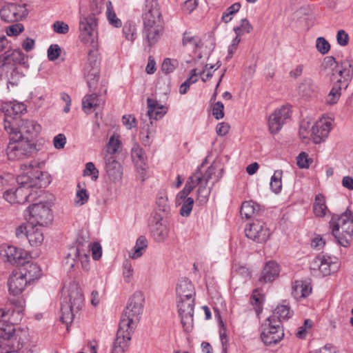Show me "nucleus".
<instances>
[{
	"instance_id": "obj_1",
	"label": "nucleus",
	"mask_w": 353,
	"mask_h": 353,
	"mask_svg": "<svg viewBox=\"0 0 353 353\" xmlns=\"http://www.w3.org/2000/svg\"><path fill=\"white\" fill-rule=\"evenodd\" d=\"M143 302L144 297L141 292H136L129 299L121 317L112 353H124L128 349L131 334L142 314Z\"/></svg>"
},
{
	"instance_id": "obj_2",
	"label": "nucleus",
	"mask_w": 353,
	"mask_h": 353,
	"mask_svg": "<svg viewBox=\"0 0 353 353\" xmlns=\"http://www.w3.org/2000/svg\"><path fill=\"white\" fill-rule=\"evenodd\" d=\"M34 164L31 163L23 164L21 166L22 173L17 178L19 187L14 190L19 204L34 201L39 195V192H41L37 187L41 188L49 183V181H43V177H47L48 174L34 168Z\"/></svg>"
},
{
	"instance_id": "obj_3",
	"label": "nucleus",
	"mask_w": 353,
	"mask_h": 353,
	"mask_svg": "<svg viewBox=\"0 0 353 353\" xmlns=\"http://www.w3.org/2000/svg\"><path fill=\"white\" fill-rule=\"evenodd\" d=\"M141 17L143 41L151 48L159 41L164 29L157 0H144Z\"/></svg>"
},
{
	"instance_id": "obj_4",
	"label": "nucleus",
	"mask_w": 353,
	"mask_h": 353,
	"mask_svg": "<svg viewBox=\"0 0 353 353\" xmlns=\"http://www.w3.org/2000/svg\"><path fill=\"white\" fill-rule=\"evenodd\" d=\"M14 130L16 128L13 124L8 122L5 123V131L9 137V143L6 149L8 159L19 160L28 157L36 149L34 140Z\"/></svg>"
},
{
	"instance_id": "obj_5",
	"label": "nucleus",
	"mask_w": 353,
	"mask_h": 353,
	"mask_svg": "<svg viewBox=\"0 0 353 353\" xmlns=\"http://www.w3.org/2000/svg\"><path fill=\"white\" fill-rule=\"evenodd\" d=\"M79 37L85 43H89L90 48L88 50V62L85 68L87 70H99L100 62L98 59V42L97 31L96 30V22L93 17L83 19L79 24Z\"/></svg>"
},
{
	"instance_id": "obj_6",
	"label": "nucleus",
	"mask_w": 353,
	"mask_h": 353,
	"mask_svg": "<svg viewBox=\"0 0 353 353\" xmlns=\"http://www.w3.org/2000/svg\"><path fill=\"white\" fill-rule=\"evenodd\" d=\"M63 291L64 294L67 292V295H65L61 303V320L68 326L72 322L74 314L81 309L83 296L80 287L75 282L70 283L68 287L64 286Z\"/></svg>"
},
{
	"instance_id": "obj_7",
	"label": "nucleus",
	"mask_w": 353,
	"mask_h": 353,
	"mask_svg": "<svg viewBox=\"0 0 353 353\" xmlns=\"http://www.w3.org/2000/svg\"><path fill=\"white\" fill-rule=\"evenodd\" d=\"M332 235L345 248L350 245L353 236V213L347 210L341 216L332 215L330 221Z\"/></svg>"
},
{
	"instance_id": "obj_8",
	"label": "nucleus",
	"mask_w": 353,
	"mask_h": 353,
	"mask_svg": "<svg viewBox=\"0 0 353 353\" xmlns=\"http://www.w3.org/2000/svg\"><path fill=\"white\" fill-rule=\"evenodd\" d=\"M27 333L26 330H17L15 325L10 322L0 324V347H9L20 348L24 342L23 336Z\"/></svg>"
},
{
	"instance_id": "obj_9",
	"label": "nucleus",
	"mask_w": 353,
	"mask_h": 353,
	"mask_svg": "<svg viewBox=\"0 0 353 353\" xmlns=\"http://www.w3.org/2000/svg\"><path fill=\"white\" fill-rule=\"evenodd\" d=\"M24 216L30 224L39 227L47 225L52 219L50 209L42 202L30 205L25 211Z\"/></svg>"
},
{
	"instance_id": "obj_10",
	"label": "nucleus",
	"mask_w": 353,
	"mask_h": 353,
	"mask_svg": "<svg viewBox=\"0 0 353 353\" xmlns=\"http://www.w3.org/2000/svg\"><path fill=\"white\" fill-rule=\"evenodd\" d=\"M284 336L281 323L275 314L269 316L263 325L261 338L266 345L276 344Z\"/></svg>"
},
{
	"instance_id": "obj_11",
	"label": "nucleus",
	"mask_w": 353,
	"mask_h": 353,
	"mask_svg": "<svg viewBox=\"0 0 353 353\" xmlns=\"http://www.w3.org/2000/svg\"><path fill=\"white\" fill-rule=\"evenodd\" d=\"M28 14L27 4L24 2H10L2 6L0 17L6 23L21 21Z\"/></svg>"
},
{
	"instance_id": "obj_12",
	"label": "nucleus",
	"mask_w": 353,
	"mask_h": 353,
	"mask_svg": "<svg viewBox=\"0 0 353 353\" xmlns=\"http://www.w3.org/2000/svg\"><path fill=\"white\" fill-rule=\"evenodd\" d=\"M339 268L338 259L334 256L327 254H319L310 264V269L314 271H319L323 276L333 274Z\"/></svg>"
},
{
	"instance_id": "obj_13",
	"label": "nucleus",
	"mask_w": 353,
	"mask_h": 353,
	"mask_svg": "<svg viewBox=\"0 0 353 353\" xmlns=\"http://www.w3.org/2000/svg\"><path fill=\"white\" fill-rule=\"evenodd\" d=\"M177 307L181 322L185 332H190L193 325L194 297L177 299Z\"/></svg>"
},
{
	"instance_id": "obj_14",
	"label": "nucleus",
	"mask_w": 353,
	"mask_h": 353,
	"mask_svg": "<svg viewBox=\"0 0 353 353\" xmlns=\"http://www.w3.org/2000/svg\"><path fill=\"white\" fill-rule=\"evenodd\" d=\"M245 236L252 241L262 243L266 242L270 235L265 223L260 220L254 221L245 228Z\"/></svg>"
},
{
	"instance_id": "obj_15",
	"label": "nucleus",
	"mask_w": 353,
	"mask_h": 353,
	"mask_svg": "<svg viewBox=\"0 0 353 353\" xmlns=\"http://www.w3.org/2000/svg\"><path fill=\"white\" fill-rule=\"evenodd\" d=\"M150 233L157 242L161 243L165 241L170 233L169 223L167 220L163 219L162 216L156 213L150 224Z\"/></svg>"
},
{
	"instance_id": "obj_16",
	"label": "nucleus",
	"mask_w": 353,
	"mask_h": 353,
	"mask_svg": "<svg viewBox=\"0 0 353 353\" xmlns=\"http://www.w3.org/2000/svg\"><path fill=\"white\" fill-rule=\"evenodd\" d=\"M23 65L28 68V57L20 49H10L0 55V68Z\"/></svg>"
},
{
	"instance_id": "obj_17",
	"label": "nucleus",
	"mask_w": 353,
	"mask_h": 353,
	"mask_svg": "<svg viewBox=\"0 0 353 353\" xmlns=\"http://www.w3.org/2000/svg\"><path fill=\"white\" fill-rule=\"evenodd\" d=\"M104 169L108 179L113 183H117L121 181L123 176L122 166L113 155L105 154Z\"/></svg>"
},
{
	"instance_id": "obj_18",
	"label": "nucleus",
	"mask_w": 353,
	"mask_h": 353,
	"mask_svg": "<svg viewBox=\"0 0 353 353\" xmlns=\"http://www.w3.org/2000/svg\"><path fill=\"white\" fill-rule=\"evenodd\" d=\"M0 255L5 261L17 265L23 263L28 257L27 252L12 245L2 248L0 251Z\"/></svg>"
},
{
	"instance_id": "obj_19",
	"label": "nucleus",
	"mask_w": 353,
	"mask_h": 353,
	"mask_svg": "<svg viewBox=\"0 0 353 353\" xmlns=\"http://www.w3.org/2000/svg\"><path fill=\"white\" fill-rule=\"evenodd\" d=\"M290 117V108L283 106L276 110L268 119L269 130L272 134H276L283 127L285 120Z\"/></svg>"
},
{
	"instance_id": "obj_20",
	"label": "nucleus",
	"mask_w": 353,
	"mask_h": 353,
	"mask_svg": "<svg viewBox=\"0 0 353 353\" xmlns=\"http://www.w3.org/2000/svg\"><path fill=\"white\" fill-rule=\"evenodd\" d=\"M26 110V106L23 103L16 101H6L1 104V110L4 114L3 128H5L6 121H19L18 117Z\"/></svg>"
},
{
	"instance_id": "obj_21",
	"label": "nucleus",
	"mask_w": 353,
	"mask_h": 353,
	"mask_svg": "<svg viewBox=\"0 0 353 353\" xmlns=\"http://www.w3.org/2000/svg\"><path fill=\"white\" fill-rule=\"evenodd\" d=\"M8 121H6L7 123ZM10 124L14 125L17 132H20L21 134L25 135V137H29L31 140L37 136L40 132L41 128V125L33 120H19L8 121Z\"/></svg>"
},
{
	"instance_id": "obj_22",
	"label": "nucleus",
	"mask_w": 353,
	"mask_h": 353,
	"mask_svg": "<svg viewBox=\"0 0 353 353\" xmlns=\"http://www.w3.org/2000/svg\"><path fill=\"white\" fill-rule=\"evenodd\" d=\"M332 122L327 120L316 121L312 127L310 136L315 143L323 141L329 135Z\"/></svg>"
},
{
	"instance_id": "obj_23",
	"label": "nucleus",
	"mask_w": 353,
	"mask_h": 353,
	"mask_svg": "<svg viewBox=\"0 0 353 353\" xmlns=\"http://www.w3.org/2000/svg\"><path fill=\"white\" fill-rule=\"evenodd\" d=\"M89 253L90 251L79 252V254L77 253L75 255L68 253L63 261V265L70 270L75 266L77 261H80L83 269L88 271L90 268Z\"/></svg>"
},
{
	"instance_id": "obj_24",
	"label": "nucleus",
	"mask_w": 353,
	"mask_h": 353,
	"mask_svg": "<svg viewBox=\"0 0 353 353\" xmlns=\"http://www.w3.org/2000/svg\"><path fill=\"white\" fill-rule=\"evenodd\" d=\"M18 272L26 279L29 284L39 279L41 276V269L40 267L37 263L30 261H25L21 264V267Z\"/></svg>"
},
{
	"instance_id": "obj_25",
	"label": "nucleus",
	"mask_w": 353,
	"mask_h": 353,
	"mask_svg": "<svg viewBox=\"0 0 353 353\" xmlns=\"http://www.w3.org/2000/svg\"><path fill=\"white\" fill-rule=\"evenodd\" d=\"M29 283L18 272H13L8 282V290L14 296L20 294Z\"/></svg>"
},
{
	"instance_id": "obj_26",
	"label": "nucleus",
	"mask_w": 353,
	"mask_h": 353,
	"mask_svg": "<svg viewBox=\"0 0 353 353\" xmlns=\"http://www.w3.org/2000/svg\"><path fill=\"white\" fill-rule=\"evenodd\" d=\"M176 293L177 299L194 297L195 292L193 284L186 278H181L176 285Z\"/></svg>"
},
{
	"instance_id": "obj_27",
	"label": "nucleus",
	"mask_w": 353,
	"mask_h": 353,
	"mask_svg": "<svg viewBox=\"0 0 353 353\" xmlns=\"http://www.w3.org/2000/svg\"><path fill=\"white\" fill-rule=\"evenodd\" d=\"M280 269L279 265L274 261H268L264 266L259 281L261 282H272L279 274Z\"/></svg>"
},
{
	"instance_id": "obj_28",
	"label": "nucleus",
	"mask_w": 353,
	"mask_h": 353,
	"mask_svg": "<svg viewBox=\"0 0 353 353\" xmlns=\"http://www.w3.org/2000/svg\"><path fill=\"white\" fill-rule=\"evenodd\" d=\"M131 156L133 161L137 165L138 172L141 175V180L143 181L145 179L144 175L145 168V157L143 150L139 145H134L132 148Z\"/></svg>"
},
{
	"instance_id": "obj_29",
	"label": "nucleus",
	"mask_w": 353,
	"mask_h": 353,
	"mask_svg": "<svg viewBox=\"0 0 353 353\" xmlns=\"http://www.w3.org/2000/svg\"><path fill=\"white\" fill-rule=\"evenodd\" d=\"M91 243L87 233L83 232L79 233L76 239V247L70 248L69 252L70 255H75L79 252L90 251Z\"/></svg>"
},
{
	"instance_id": "obj_30",
	"label": "nucleus",
	"mask_w": 353,
	"mask_h": 353,
	"mask_svg": "<svg viewBox=\"0 0 353 353\" xmlns=\"http://www.w3.org/2000/svg\"><path fill=\"white\" fill-rule=\"evenodd\" d=\"M26 239L32 246L40 245L43 241V234L40 227L29 223V230L27 231Z\"/></svg>"
},
{
	"instance_id": "obj_31",
	"label": "nucleus",
	"mask_w": 353,
	"mask_h": 353,
	"mask_svg": "<svg viewBox=\"0 0 353 353\" xmlns=\"http://www.w3.org/2000/svg\"><path fill=\"white\" fill-rule=\"evenodd\" d=\"M339 74L341 79H343L341 83L347 87L348 83L353 77V61H346L343 62L341 63V70H339Z\"/></svg>"
},
{
	"instance_id": "obj_32",
	"label": "nucleus",
	"mask_w": 353,
	"mask_h": 353,
	"mask_svg": "<svg viewBox=\"0 0 353 353\" xmlns=\"http://www.w3.org/2000/svg\"><path fill=\"white\" fill-rule=\"evenodd\" d=\"M327 210L325 204V199L322 194H318L315 196V201L313 204V211L316 216L323 217L325 216Z\"/></svg>"
},
{
	"instance_id": "obj_33",
	"label": "nucleus",
	"mask_w": 353,
	"mask_h": 353,
	"mask_svg": "<svg viewBox=\"0 0 353 353\" xmlns=\"http://www.w3.org/2000/svg\"><path fill=\"white\" fill-rule=\"evenodd\" d=\"M100 105V100L96 94H88L84 97L82 100L83 109L85 112L89 113L91 110Z\"/></svg>"
},
{
	"instance_id": "obj_34",
	"label": "nucleus",
	"mask_w": 353,
	"mask_h": 353,
	"mask_svg": "<svg viewBox=\"0 0 353 353\" xmlns=\"http://www.w3.org/2000/svg\"><path fill=\"white\" fill-rule=\"evenodd\" d=\"M341 80L337 81L336 83L334 84L331 90L328 93L326 98V103L330 105L335 104L338 102L340 97H341Z\"/></svg>"
},
{
	"instance_id": "obj_35",
	"label": "nucleus",
	"mask_w": 353,
	"mask_h": 353,
	"mask_svg": "<svg viewBox=\"0 0 353 353\" xmlns=\"http://www.w3.org/2000/svg\"><path fill=\"white\" fill-rule=\"evenodd\" d=\"M123 34L125 38L133 42L137 38V25L135 22L128 21L125 23L123 27Z\"/></svg>"
},
{
	"instance_id": "obj_36",
	"label": "nucleus",
	"mask_w": 353,
	"mask_h": 353,
	"mask_svg": "<svg viewBox=\"0 0 353 353\" xmlns=\"http://www.w3.org/2000/svg\"><path fill=\"white\" fill-rule=\"evenodd\" d=\"M273 314H275L277 316V319H279L281 322V319L290 318L292 315V312L290 310L287 301H284L282 304L276 307Z\"/></svg>"
},
{
	"instance_id": "obj_37",
	"label": "nucleus",
	"mask_w": 353,
	"mask_h": 353,
	"mask_svg": "<svg viewBox=\"0 0 353 353\" xmlns=\"http://www.w3.org/2000/svg\"><path fill=\"white\" fill-rule=\"evenodd\" d=\"M156 204L159 210L163 212L167 213L170 210L168 196L164 190L159 191L156 197Z\"/></svg>"
},
{
	"instance_id": "obj_38",
	"label": "nucleus",
	"mask_w": 353,
	"mask_h": 353,
	"mask_svg": "<svg viewBox=\"0 0 353 353\" xmlns=\"http://www.w3.org/2000/svg\"><path fill=\"white\" fill-rule=\"evenodd\" d=\"M104 5H105L104 0H91L90 10H91L92 14L90 16L87 17V18L93 17L95 19L96 27L97 26V18H96L95 15L101 12V11L104 8ZM84 19H86V17L81 18L80 19V21H81ZM80 23L81 22H79V23Z\"/></svg>"
},
{
	"instance_id": "obj_39",
	"label": "nucleus",
	"mask_w": 353,
	"mask_h": 353,
	"mask_svg": "<svg viewBox=\"0 0 353 353\" xmlns=\"http://www.w3.org/2000/svg\"><path fill=\"white\" fill-rule=\"evenodd\" d=\"M198 81V74L196 69L190 70V77L181 85L179 88V92L181 94H185L190 86Z\"/></svg>"
},
{
	"instance_id": "obj_40",
	"label": "nucleus",
	"mask_w": 353,
	"mask_h": 353,
	"mask_svg": "<svg viewBox=\"0 0 353 353\" xmlns=\"http://www.w3.org/2000/svg\"><path fill=\"white\" fill-rule=\"evenodd\" d=\"M283 172L281 170H276L271 177L270 188L274 193H279L282 188V177Z\"/></svg>"
},
{
	"instance_id": "obj_41",
	"label": "nucleus",
	"mask_w": 353,
	"mask_h": 353,
	"mask_svg": "<svg viewBox=\"0 0 353 353\" xmlns=\"http://www.w3.org/2000/svg\"><path fill=\"white\" fill-rule=\"evenodd\" d=\"M252 30V26L246 18L242 19L240 21L239 25L233 28L234 32L237 36H242L245 33H250Z\"/></svg>"
},
{
	"instance_id": "obj_42",
	"label": "nucleus",
	"mask_w": 353,
	"mask_h": 353,
	"mask_svg": "<svg viewBox=\"0 0 353 353\" xmlns=\"http://www.w3.org/2000/svg\"><path fill=\"white\" fill-rule=\"evenodd\" d=\"M106 13L109 23L116 28L121 27L122 25L121 21L117 17L116 14L113 11V8L111 1H108L105 3Z\"/></svg>"
},
{
	"instance_id": "obj_43",
	"label": "nucleus",
	"mask_w": 353,
	"mask_h": 353,
	"mask_svg": "<svg viewBox=\"0 0 353 353\" xmlns=\"http://www.w3.org/2000/svg\"><path fill=\"white\" fill-rule=\"evenodd\" d=\"M254 203L252 201H244L241 207L240 214L242 217L250 219L255 212Z\"/></svg>"
},
{
	"instance_id": "obj_44",
	"label": "nucleus",
	"mask_w": 353,
	"mask_h": 353,
	"mask_svg": "<svg viewBox=\"0 0 353 353\" xmlns=\"http://www.w3.org/2000/svg\"><path fill=\"white\" fill-rule=\"evenodd\" d=\"M241 8L239 3H234L228 7L223 13L221 20L225 23H228L232 19V16L237 13Z\"/></svg>"
},
{
	"instance_id": "obj_45",
	"label": "nucleus",
	"mask_w": 353,
	"mask_h": 353,
	"mask_svg": "<svg viewBox=\"0 0 353 353\" xmlns=\"http://www.w3.org/2000/svg\"><path fill=\"white\" fill-rule=\"evenodd\" d=\"M207 185L208 184L203 183H199L198 185L197 200L200 203H205L208 200L210 194V188H207Z\"/></svg>"
},
{
	"instance_id": "obj_46",
	"label": "nucleus",
	"mask_w": 353,
	"mask_h": 353,
	"mask_svg": "<svg viewBox=\"0 0 353 353\" xmlns=\"http://www.w3.org/2000/svg\"><path fill=\"white\" fill-rule=\"evenodd\" d=\"M181 202V203L179 205L181 206L180 214L182 216L187 217L192 212L194 205V199L191 197L185 199V200H183Z\"/></svg>"
},
{
	"instance_id": "obj_47",
	"label": "nucleus",
	"mask_w": 353,
	"mask_h": 353,
	"mask_svg": "<svg viewBox=\"0 0 353 353\" xmlns=\"http://www.w3.org/2000/svg\"><path fill=\"white\" fill-rule=\"evenodd\" d=\"M194 173H198L199 178L201 179L199 183L208 184V181L212 179L213 174L215 173V168L210 166L204 174H202L201 168H197Z\"/></svg>"
},
{
	"instance_id": "obj_48",
	"label": "nucleus",
	"mask_w": 353,
	"mask_h": 353,
	"mask_svg": "<svg viewBox=\"0 0 353 353\" xmlns=\"http://www.w3.org/2000/svg\"><path fill=\"white\" fill-rule=\"evenodd\" d=\"M201 179L198 173H193L186 181L184 188H183L188 194H190L194 188L199 184Z\"/></svg>"
},
{
	"instance_id": "obj_49",
	"label": "nucleus",
	"mask_w": 353,
	"mask_h": 353,
	"mask_svg": "<svg viewBox=\"0 0 353 353\" xmlns=\"http://www.w3.org/2000/svg\"><path fill=\"white\" fill-rule=\"evenodd\" d=\"M120 146V140L119 137H115L112 136L110 138L107 146H106V152L105 154L113 155L115 154Z\"/></svg>"
},
{
	"instance_id": "obj_50",
	"label": "nucleus",
	"mask_w": 353,
	"mask_h": 353,
	"mask_svg": "<svg viewBox=\"0 0 353 353\" xmlns=\"http://www.w3.org/2000/svg\"><path fill=\"white\" fill-rule=\"evenodd\" d=\"M140 137L143 145H150L153 138L152 130L149 125L143 127L140 132Z\"/></svg>"
},
{
	"instance_id": "obj_51",
	"label": "nucleus",
	"mask_w": 353,
	"mask_h": 353,
	"mask_svg": "<svg viewBox=\"0 0 353 353\" xmlns=\"http://www.w3.org/2000/svg\"><path fill=\"white\" fill-rule=\"evenodd\" d=\"M316 88V86L310 79H305L299 85L300 92H302L305 95L310 94L311 92H314Z\"/></svg>"
},
{
	"instance_id": "obj_52",
	"label": "nucleus",
	"mask_w": 353,
	"mask_h": 353,
	"mask_svg": "<svg viewBox=\"0 0 353 353\" xmlns=\"http://www.w3.org/2000/svg\"><path fill=\"white\" fill-rule=\"evenodd\" d=\"M83 176H90L94 181L99 178V170L96 168L92 162H88L85 164V168L83 170Z\"/></svg>"
},
{
	"instance_id": "obj_53",
	"label": "nucleus",
	"mask_w": 353,
	"mask_h": 353,
	"mask_svg": "<svg viewBox=\"0 0 353 353\" xmlns=\"http://www.w3.org/2000/svg\"><path fill=\"white\" fill-rule=\"evenodd\" d=\"M87 79V83L90 88L95 87L99 79V70H97L95 73L94 70H87L85 72Z\"/></svg>"
},
{
	"instance_id": "obj_54",
	"label": "nucleus",
	"mask_w": 353,
	"mask_h": 353,
	"mask_svg": "<svg viewBox=\"0 0 353 353\" xmlns=\"http://www.w3.org/2000/svg\"><path fill=\"white\" fill-rule=\"evenodd\" d=\"M133 268L131 262L125 260L123 263V276L125 282L130 283L133 276Z\"/></svg>"
},
{
	"instance_id": "obj_55",
	"label": "nucleus",
	"mask_w": 353,
	"mask_h": 353,
	"mask_svg": "<svg viewBox=\"0 0 353 353\" xmlns=\"http://www.w3.org/2000/svg\"><path fill=\"white\" fill-rule=\"evenodd\" d=\"M316 47L318 51L322 54H327L330 49V45L324 37H318L316 41Z\"/></svg>"
},
{
	"instance_id": "obj_56",
	"label": "nucleus",
	"mask_w": 353,
	"mask_h": 353,
	"mask_svg": "<svg viewBox=\"0 0 353 353\" xmlns=\"http://www.w3.org/2000/svg\"><path fill=\"white\" fill-rule=\"evenodd\" d=\"M178 65V62L175 59H164L161 69L165 73L169 74L172 72Z\"/></svg>"
},
{
	"instance_id": "obj_57",
	"label": "nucleus",
	"mask_w": 353,
	"mask_h": 353,
	"mask_svg": "<svg viewBox=\"0 0 353 353\" xmlns=\"http://www.w3.org/2000/svg\"><path fill=\"white\" fill-rule=\"evenodd\" d=\"M224 105L221 101L214 102L212 107V115L217 120L221 119L224 117Z\"/></svg>"
},
{
	"instance_id": "obj_58",
	"label": "nucleus",
	"mask_w": 353,
	"mask_h": 353,
	"mask_svg": "<svg viewBox=\"0 0 353 353\" xmlns=\"http://www.w3.org/2000/svg\"><path fill=\"white\" fill-rule=\"evenodd\" d=\"M61 48L57 44H52L48 49V58L50 61H55L61 54Z\"/></svg>"
},
{
	"instance_id": "obj_59",
	"label": "nucleus",
	"mask_w": 353,
	"mask_h": 353,
	"mask_svg": "<svg viewBox=\"0 0 353 353\" xmlns=\"http://www.w3.org/2000/svg\"><path fill=\"white\" fill-rule=\"evenodd\" d=\"M89 199V195L85 189H81L77 191L74 202L78 205H83L85 204Z\"/></svg>"
},
{
	"instance_id": "obj_60",
	"label": "nucleus",
	"mask_w": 353,
	"mask_h": 353,
	"mask_svg": "<svg viewBox=\"0 0 353 353\" xmlns=\"http://www.w3.org/2000/svg\"><path fill=\"white\" fill-rule=\"evenodd\" d=\"M148 102V110L147 112V114L148 116H153V113H154V111L157 109L163 110V105L159 104L158 101L155 99L148 98L147 100Z\"/></svg>"
},
{
	"instance_id": "obj_61",
	"label": "nucleus",
	"mask_w": 353,
	"mask_h": 353,
	"mask_svg": "<svg viewBox=\"0 0 353 353\" xmlns=\"http://www.w3.org/2000/svg\"><path fill=\"white\" fill-rule=\"evenodd\" d=\"M297 165L300 168H307L310 166V159L308 158V155L307 153L303 152H301L297 157Z\"/></svg>"
},
{
	"instance_id": "obj_62",
	"label": "nucleus",
	"mask_w": 353,
	"mask_h": 353,
	"mask_svg": "<svg viewBox=\"0 0 353 353\" xmlns=\"http://www.w3.org/2000/svg\"><path fill=\"white\" fill-rule=\"evenodd\" d=\"M349 35L344 30H339L336 34V41L339 46H346L349 42Z\"/></svg>"
},
{
	"instance_id": "obj_63",
	"label": "nucleus",
	"mask_w": 353,
	"mask_h": 353,
	"mask_svg": "<svg viewBox=\"0 0 353 353\" xmlns=\"http://www.w3.org/2000/svg\"><path fill=\"white\" fill-rule=\"evenodd\" d=\"M53 30L58 34H65L69 31V26L63 21H57L53 24Z\"/></svg>"
},
{
	"instance_id": "obj_64",
	"label": "nucleus",
	"mask_w": 353,
	"mask_h": 353,
	"mask_svg": "<svg viewBox=\"0 0 353 353\" xmlns=\"http://www.w3.org/2000/svg\"><path fill=\"white\" fill-rule=\"evenodd\" d=\"M24 28L21 23H15L10 26L6 30V34L9 37L17 36L23 30Z\"/></svg>"
}]
</instances>
